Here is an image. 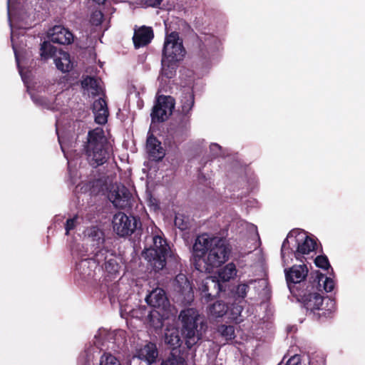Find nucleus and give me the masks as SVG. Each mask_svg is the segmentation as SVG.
I'll list each match as a JSON object with an SVG mask.
<instances>
[{"instance_id":"nucleus-27","label":"nucleus","mask_w":365,"mask_h":365,"mask_svg":"<svg viewBox=\"0 0 365 365\" xmlns=\"http://www.w3.org/2000/svg\"><path fill=\"white\" fill-rule=\"evenodd\" d=\"M164 341L173 349L180 344V337L178 329L175 327H168L165 331Z\"/></svg>"},{"instance_id":"nucleus-34","label":"nucleus","mask_w":365,"mask_h":365,"mask_svg":"<svg viewBox=\"0 0 365 365\" xmlns=\"http://www.w3.org/2000/svg\"><path fill=\"white\" fill-rule=\"evenodd\" d=\"M218 332L223 336L226 341L235 338V328L233 326L221 325L218 327Z\"/></svg>"},{"instance_id":"nucleus-45","label":"nucleus","mask_w":365,"mask_h":365,"mask_svg":"<svg viewBox=\"0 0 365 365\" xmlns=\"http://www.w3.org/2000/svg\"><path fill=\"white\" fill-rule=\"evenodd\" d=\"M58 141L60 143L61 150H62L63 153H64V156L66 157V158L68 160V170H69V171H71V165L73 163V160L70 158L68 153L65 151L64 146L62 145L59 137H58Z\"/></svg>"},{"instance_id":"nucleus-29","label":"nucleus","mask_w":365,"mask_h":365,"mask_svg":"<svg viewBox=\"0 0 365 365\" xmlns=\"http://www.w3.org/2000/svg\"><path fill=\"white\" fill-rule=\"evenodd\" d=\"M82 86L92 96L98 95L101 88L100 86V81L93 77H86L82 81Z\"/></svg>"},{"instance_id":"nucleus-30","label":"nucleus","mask_w":365,"mask_h":365,"mask_svg":"<svg viewBox=\"0 0 365 365\" xmlns=\"http://www.w3.org/2000/svg\"><path fill=\"white\" fill-rule=\"evenodd\" d=\"M107 258L100 264L96 263L98 265H101L102 267L104 266L106 271L111 274H115L118 272L120 266L117 263L115 259L113 257L112 254H109L108 250L107 249L106 253Z\"/></svg>"},{"instance_id":"nucleus-46","label":"nucleus","mask_w":365,"mask_h":365,"mask_svg":"<svg viewBox=\"0 0 365 365\" xmlns=\"http://www.w3.org/2000/svg\"><path fill=\"white\" fill-rule=\"evenodd\" d=\"M118 289V286L117 285H115L113 286V287L111 288V289L110 290L109 292V294L112 297H114L115 295H117L115 294V291L117 290Z\"/></svg>"},{"instance_id":"nucleus-40","label":"nucleus","mask_w":365,"mask_h":365,"mask_svg":"<svg viewBox=\"0 0 365 365\" xmlns=\"http://www.w3.org/2000/svg\"><path fill=\"white\" fill-rule=\"evenodd\" d=\"M103 19V14L100 11H95L91 18V21L93 24L98 26L99 25Z\"/></svg>"},{"instance_id":"nucleus-48","label":"nucleus","mask_w":365,"mask_h":365,"mask_svg":"<svg viewBox=\"0 0 365 365\" xmlns=\"http://www.w3.org/2000/svg\"><path fill=\"white\" fill-rule=\"evenodd\" d=\"M250 227L254 230V231H257V227L255 226H254L253 225H250Z\"/></svg>"},{"instance_id":"nucleus-16","label":"nucleus","mask_w":365,"mask_h":365,"mask_svg":"<svg viewBox=\"0 0 365 365\" xmlns=\"http://www.w3.org/2000/svg\"><path fill=\"white\" fill-rule=\"evenodd\" d=\"M131 194L124 185L113 187L108 194L109 200L115 207L123 209L130 205Z\"/></svg>"},{"instance_id":"nucleus-3","label":"nucleus","mask_w":365,"mask_h":365,"mask_svg":"<svg viewBox=\"0 0 365 365\" xmlns=\"http://www.w3.org/2000/svg\"><path fill=\"white\" fill-rule=\"evenodd\" d=\"M309 284L305 290L296 294L298 295L307 310L314 311L319 309L323 302V297L319 293L322 289L327 292H331L334 287V282L330 277H326L322 273L317 272L314 276L312 275Z\"/></svg>"},{"instance_id":"nucleus-15","label":"nucleus","mask_w":365,"mask_h":365,"mask_svg":"<svg viewBox=\"0 0 365 365\" xmlns=\"http://www.w3.org/2000/svg\"><path fill=\"white\" fill-rule=\"evenodd\" d=\"M308 268L306 264L293 265L285 269V277L291 292H294L295 284L302 282L308 275Z\"/></svg>"},{"instance_id":"nucleus-2","label":"nucleus","mask_w":365,"mask_h":365,"mask_svg":"<svg viewBox=\"0 0 365 365\" xmlns=\"http://www.w3.org/2000/svg\"><path fill=\"white\" fill-rule=\"evenodd\" d=\"M316 245V242L307 236L304 231H291L282 245L281 256L284 265L290 263L292 256L302 261L304 255H308L315 250Z\"/></svg>"},{"instance_id":"nucleus-22","label":"nucleus","mask_w":365,"mask_h":365,"mask_svg":"<svg viewBox=\"0 0 365 365\" xmlns=\"http://www.w3.org/2000/svg\"><path fill=\"white\" fill-rule=\"evenodd\" d=\"M146 150L149 158L152 160H160L165 155V151L161 146V143L153 135H149L147 138Z\"/></svg>"},{"instance_id":"nucleus-11","label":"nucleus","mask_w":365,"mask_h":365,"mask_svg":"<svg viewBox=\"0 0 365 365\" xmlns=\"http://www.w3.org/2000/svg\"><path fill=\"white\" fill-rule=\"evenodd\" d=\"M8 16L9 24L11 27V41L12 43V48L14 52L16 61L17 63L19 72L21 76V78L24 83H27L26 76L23 72V69L19 65V58L17 52V49L15 45V31L14 27H17L19 29H26L28 25V20L26 14H21L20 13L14 12L13 8L11 6V0H8Z\"/></svg>"},{"instance_id":"nucleus-31","label":"nucleus","mask_w":365,"mask_h":365,"mask_svg":"<svg viewBox=\"0 0 365 365\" xmlns=\"http://www.w3.org/2000/svg\"><path fill=\"white\" fill-rule=\"evenodd\" d=\"M40 54L42 58L48 59L53 58V59L58 56L59 51L56 47L53 46L51 42L44 41L41 45Z\"/></svg>"},{"instance_id":"nucleus-44","label":"nucleus","mask_w":365,"mask_h":365,"mask_svg":"<svg viewBox=\"0 0 365 365\" xmlns=\"http://www.w3.org/2000/svg\"><path fill=\"white\" fill-rule=\"evenodd\" d=\"M301 357L299 355H294L292 356L287 361L286 365H301Z\"/></svg>"},{"instance_id":"nucleus-38","label":"nucleus","mask_w":365,"mask_h":365,"mask_svg":"<svg viewBox=\"0 0 365 365\" xmlns=\"http://www.w3.org/2000/svg\"><path fill=\"white\" fill-rule=\"evenodd\" d=\"M315 264L322 269H327L330 264L326 256H318L314 260Z\"/></svg>"},{"instance_id":"nucleus-17","label":"nucleus","mask_w":365,"mask_h":365,"mask_svg":"<svg viewBox=\"0 0 365 365\" xmlns=\"http://www.w3.org/2000/svg\"><path fill=\"white\" fill-rule=\"evenodd\" d=\"M195 104V96L192 88H185L181 93L180 97V111L181 114L186 118L182 128L187 129L188 118L190 116V112Z\"/></svg>"},{"instance_id":"nucleus-14","label":"nucleus","mask_w":365,"mask_h":365,"mask_svg":"<svg viewBox=\"0 0 365 365\" xmlns=\"http://www.w3.org/2000/svg\"><path fill=\"white\" fill-rule=\"evenodd\" d=\"M174 289L178 293V300L184 304H190L194 299L192 287L184 274L176 276L174 282Z\"/></svg>"},{"instance_id":"nucleus-6","label":"nucleus","mask_w":365,"mask_h":365,"mask_svg":"<svg viewBox=\"0 0 365 365\" xmlns=\"http://www.w3.org/2000/svg\"><path fill=\"white\" fill-rule=\"evenodd\" d=\"M153 245L143 250L142 255L155 271L164 268L166 260L177 261L175 255L171 252L165 240L159 235L152 237Z\"/></svg>"},{"instance_id":"nucleus-32","label":"nucleus","mask_w":365,"mask_h":365,"mask_svg":"<svg viewBox=\"0 0 365 365\" xmlns=\"http://www.w3.org/2000/svg\"><path fill=\"white\" fill-rule=\"evenodd\" d=\"M227 305L221 301H217L209 308V313L213 317H222L227 312Z\"/></svg>"},{"instance_id":"nucleus-23","label":"nucleus","mask_w":365,"mask_h":365,"mask_svg":"<svg viewBox=\"0 0 365 365\" xmlns=\"http://www.w3.org/2000/svg\"><path fill=\"white\" fill-rule=\"evenodd\" d=\"M153 38V32L150 27L141 26L135 29L133 37V43L135 48L146 46Z\"/></svg>"},{"instance_id":"nucleus-9","label":"nucleus","mask_w":365,"mask_h":365,"mask_svg":"<svg viewBox=\"0 0 365 365\" xmlns=\"http://www.w3.org/2000/svg\"><path fill=\"white\" fill-rule=\"evenodd\" d=\"M86 245H89L93 255V259L100 264L106 259L107 248L105 247L103 232L98 227L93 226L84 231V239Z\"/></svg>"},{"instance_id":"nucleus-8","label":"nucleus","mask_w":365,"mask_h":365,"mask_svg":"<svg viewBox=\"0 0 365 365\" xmlns=\"http://www.w3.org/2000/svg\"><path fill=\"white\" fill-rule=\"evenodd\" d=\"M166 26V36L163 49V57L164 63L170 62H180L185 54V50L182 45V39L176 31L168 33Z\"/></svg>"},{"instance_id":"nucleus-25","label":"nucleus","mask_w":365,"mask_h":365,"mask_svg":"<svg viewBox=\"0 0 365 365\" xmlns=\"http://www.w3.org/2000/svg\"><path fill=\"white\" fill-rule=\"evenodd\" d=\"M162 70L161 73L158 77V81L162 89L165 90V86L167 85L168 81L173 78L175 75L177 63L178 62H170L164 63L163 58H162Z\"/></svg>"},{"instance_id":"nucleus-12","label":"nucleus","mask_w":365,"mask_h":365,"mask_svg":"<svg viewBox=\"0 0 365 365\" xmlns=\"http://www.w3.org/2000/svg\"><path fill=\"white\" fill-rule=\"evenodd\" d=\"M113 231L120 237H127L133 233L137 227V220L124 212H118L113 217Z\"/></svg>"},{"instance_id":"nucleus-4","label":"nucleus","mask_w":365,"mask_h":365,"mask_svg":"<svg viewBox=\"0 0 365 365\" xmlns=\"http://www.w3.org/2000/svg\"><path fill=\"white\" fill-rule=\"evenodd\" d=\"M85 150L91 166L96 168L107 161L110 155V148L101 128H96L88 132Z\"/></svg>"},{"instance_id":"nucleus-13","label":"nucleus","mask_w":365,"mask_h":365,"mask_svg":"<svg viewBox=\"0 0 365 365\" xmlns=\"http://www.w3.org/2000/svg\"><path fill=\"white\" fill-rule=\"evenodd\" d=\"M175 99L170 96H160L151 113L153 122H163L172 114L175 108Z\"/></svg>"},{"instance_id":"nucleus-41","label":"nucleus","mask_w":365,"mask_h":365,"mask_svg":"<svg viewBox=\"0 0 365 365\" xmlns=\"http://www.w3.org/2000/svg\"><path fill=\"white\" fill-rule=\"evenodd\" d=\"M92 360V354L89 351H86L81 355L79 358V364L82 365H89L90 361Z\"/></svg>"},{"instance_id":"nucleus-43","label":"nucleus","mask_w":365,"mask_h":365,"mask_svg":"<svg viewBox=\"0 0 365 365\" xmlns=\"http://www.w3.org/2000/svg\"><path fill=\"white\" fill-rule=\"evenodd\" d=\"M163 0H141L143 5L150 7H158Z\"/></svg>"},{"instance_id":"nucleus-28","label":"nucleus","mask_w":365,"mask_h":365,"mask_svg":"<svg viewBox=\"0 0 365 365\" xmlns=\"http://www.w3.org/2000/svg\"><path fill=\"white\" fill-rule=\"evenodd\" d=\"M56 68L63 73L68 72L72 68V63L68 53L59 50L58 56L54 58Z\"/></svg>"},{"instance_id":"nucleus-18","label":"nucleus","mask_w":365,"mask_h":365,"mask_svg":"<svg viewBox=\"0 0 365 365\" xmlns=\"http://www.w3.org/2000/svg\"><path fill=\"white\" fill-rule=\"evenodd\" d=\"M145 301L150 307L160 310H171V306L165 292L161 288L153 289L145 297Z\"/></svg>"},{"instance_id":"nucleus-49","label":"nucleus","mask_w":365,"mask_h":365,"mask_svg":"<svg viewBox=\"0 0 365 365\" xmlns=\"http://www.w3.org/2000/svg\"><path fill=\"white\" fill-rule=\"evenodd\" d=\"M257 282V280H250L249 282V284H255Z\"/></svg>"},{"instance_id":"nucleus-37","label":"nucleus","mask_w":365,"mask_h":365,"mask_svg":"<svg viewBox=\"0 0 365 365\" xmlns=\"http://www.w3.org/2000/svg\"><path fill=\"white\" fill-rule=\"evenodd\" d=\"M175 225L181 230H186L188 227L187 220L184 219L182 215H177L175 218Z\"/></svg>"},{"instance_id":"nucleus-35","label":"nucleus","mask_w":365,"mask_h":365,"mask_svg":"<svg viewBox=\"0 0 365 365\" xmlns=\"http://www.w3.org/2000/svg\"><path fill=\"white\" fill-rule=\"evenodd\" d=\"M100 365H120V364L115 356L104 354L101 358Z\"/></svg>"},{"instance_id":"nucleus-1","label":"nucleus","mask_w":365,"mask_h":365,"mask_svg":"<svg viewBox=\"0 0 365 365\" xmlns=\"http://www.w3.org/2000/svg\"><path fill=\"white\" fill-rule=\"evenodd\" d=\"M230 249L218 237L203 233L197 237L192 246L193 264L201 272H212L229 257Z\"/></svg>"},{"instance_id":"nucleus-47","label":"nucleus","mask_w":365,"mask_h":365,"mask_svg":"<svg viewBox=\"0 0 365 365\" xmlns=\"http://www.w3.org/2000/svg\"><path fill=\"white\" fill-rule=\"evenodd\" d=\"M95 1H96L98 4H103L106 0H94Z\"/></svg>"},{"instance_id":"nucleus-26","label":"nucleus","mask_w":365,"mask_h":365,"mask_svg":"<svg viewBox=\"0 0 365 365\" xmlns=\"http://www.w3.org/2000/svg\"><path fill=\"white\" fill-rule=\"evenodd\" d=\"M172 314L171 310L153 309L148 314V322L154 329H161L163 326V321L169 318Z\"/></svg>"},{"instance_id":"nucleus-24","label":"nucleus","mask_w":365,"mask_h":365,"mask_svg":"<svg viewBox=\"0 0 365 365\" xmlns=\"http://www.w3.org/2000/svg\"><path fill=\"white\" fill-rule=\"evenodd\" d=\"M93 112L96 123L103 125L107 122L108 110L104 99L100 98L94 101L93 104Z\"/></svg>"},{"instance_id":"nucleus-21","label":"nucleus","mask_w":365,"mask_h":365,"mask_svg":"<svg viewBox=\"0 0 365 365\" xmlns=\"http://www.w3.org/2000/svg\"><path fill=\"white\" fill-rule=\"evenodd\" d=\"M135 356L144 361L148 365L156 362L158 356V351L155 344L149 342L137 350Z\"/></svg>"},{"instance_id":"nucleus-42","label":"nucleus","mask_w":365,"mask_h":365,"mask_svg":"<svg viewBox=\"0 0 365 365\" xmlns=\"http://www.w3.org/2000/svg\"><path fill=\"white\" fill-rule=\"evenodd\" d=\"M210 150L214 157L219 156L221 155L222 147L217 143H211Z\"/></svg>"},{"instance_id":"nucleus-19","label":"nucleus","mask_w":365,"mask_h":365,"mask_svg":"<svg viewBox=\"0 0 365 365\" xmlns=\"http://www.w3.org/2000/svg\"><path fill=\"white\" fill-rule=\"evenodd\" d=\"M86 245L85 241L83 243H73L71 245V250L72 255L77 257H83L88 256L87 258L82 259L78 264H77V269H84L91 262L97 263L96 261L93 260V255L91 254V247L85 248L84 245Z\"/></svg>"},{"instance_id":"nucleus-36","label":"nucleus","mask_w":365,"mask_h":365,"mask_svg":"<svg viewBox=\"0 0 365 365\" xmlns=\"http://www.w3.org/2000/svg\"><path fill=\"white\" fill-rule=\"evenodd\" d=\"M78 217L74 216L73 218L68 219L65 225L66 234L69 235L70 232L75 229L78 222Z\"/></svg>"},{"instance_id":"nucleus-7","label":"nucleus","mask_w":365,"mask_h":365,"mask_svg":"<svg viewBox=\"0 0 365 365\" xmlns=\"http://www.w3.org/2000/svg\"><path fill=\"white\" fill-rule=\"evenodd\" d=\"M236 274V266L233 263H229L218 271L217 277H207L199 287L202 298L207 302L212 299L223 289L220 282H228Z\"/></svg>"},{"instance_id":"nucleus-33","label":"nucleus","mask_w":365,"mask_h":365,"mask_svg":"<svg viewBox=\"0 0 365 365\" xmlns=\"http://www.w3.org/2000/svg\"><path fill=\"white\" fill-rule=\"evenodd\" d=\"M160 365H187V362L183 356L172 351L168 357L162 360Z\"/></svg>"},{"instance_id":"nucleus-50","label":"nucleus","mask_w":365,"mask_h":365,"mask_svg":"<svg viewBox=\"0 0 365 365\" xmlns=\"http://www.w3.org/2000/svg\"><path fill=\"white\" fill-rule=\"evenodd\" d=\"M83 274L90 275V273H86V272H84Z\"/></svg>"},{"instance_id":"nucleus-39","label":"nucleus","mask_w":365,"mask_h":365,"mask_svg":"<svg viewBox=\"0 0 365 365\" xmlns=\"http://www.w3.org/2000/svg\"><path fill=\"white\" fill-rule=\"evenodd\" d=\"M249 289L248 284H240L237 286L236 293L238 297L245 298Z\"/></svg>"},{"instance_id":"nucleus-20","label":"nucleus","mask_w":365,"mask_h":365,"mask_svg":"<svg viewBox=\"0 0 365 365\" xmlns=\"http://www.w3.org/2000/svg\"><path fill=\"white\" fill-rule=\"evenodd\" d=\"M48 36L53 43L70 44L73 41V34L61 26H55L48 31Z\"/></svg>"},{"instance_id":"nucleus-10","label":"nucleus","mask_w":365,"mask_h":365,"mask_svg":"<svg viewBox=\"0 0 365 365\" xmlns=\"http://www.w3.org/2000/svg\"><path fill=\"white\" fill-rule=\"evenodd\" d=\"M125 342V331L122 329L109 331L100 329L95 336V345L100 349H111L116 351Z\"/></svg>"},{"instance_id":"nucleus-5","label":"nucleus","mask_w":365,"mask_h":365,"mask_svg":"<svg viewBox=\"0 0 365 365\" xmlns=\"http://www.w3.org/2000/svg\"><path fill=\"white\" fill-rule=\"evenodd\" d=\"M179 319L182 323L185 344L190 349L201 339L205 324L198 311L194 308L182 310Z\"/></svg>"}]
</instances>
